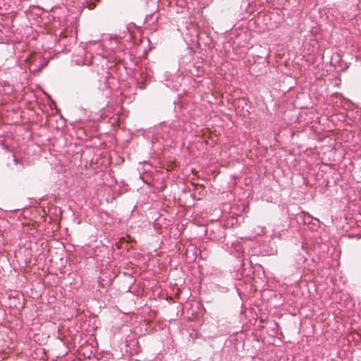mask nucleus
I'll return each instance as SVG.
<instances>
[{
    "mask_svg": "<svg viewBox=\"0 0 361 361\" xmlns=\"http://www.w3.org/2000/svg\"><path fill=\"white\" fill-rule=\"evenodd\" d=\"M343 102L347 104L348 106H350V104H349L347 101H345V99L344 98H343L341 94H340V113H339L340 121H345V117L348 116L347 112H343V111H341V109H343V110H345V108L344 106L343 107Z\"/></svg>",
    "mask_w": 361,
    "mask_h": 361,
    "instance_id": "f257e3e1",
    "label": "nucleus"
},
{
    "mask_svg": "<svg viewBox=\"0 0 361 361\" xmlns=\"http://www.w3.org/2000/svg\"><path fill=\"white\" fill-rule=\"evenodd\" d=\"M1 145L5 150L13 153V149H10L8 145H5L4 143H2ZM11 157L13 163L16 165L20 164L21 166L20 170H22L23 169V161L18 159L14 154H12Z\"/></svg>",
    "mask_w": 361,
    "mask_h": 361,
    "instance_id": "f03ea898",
    "label": "nucleus"
},
{
    "mask_svg": "<svg viewBox=\"0 0 361 361\" xmlns=\"http://www.w3.org/2000/svg\"><path fill=\"white\" fill-rule=\"evenodd\" d=\"M153 16L152 15H150V16H146L145 18V21H148L149 18H152Z\"/></svg>",
    "mask_w": 361,
    "mask_h": 361,
    "instance_id": "7ed1b4c3",
    "label": "nucleus"
},
{
    "mask_svg": "<svg viewBox=\"0 0 361 361\" xmlns=\"http://www.w3.org/2000/svg\"><path fill=\"white\" fill-rule=\"evenodd\" d=\"M7 165H8V166L10 169H13V167L12 166V164H10V163H7Z\"/></svg>",
    "mask_w": 361,
    "mask_h": 361,
    "instance_id": "20e7f679",
    "label": "nucleus"
},
{
    "mask_svg": "<svg viewBox=\"0 0 361 361\" xmlns=\"http://www.w3.org/2000/svg\"><path fill=\"white\" fill-rule=\"evenodd\" d=\"M342 279H343V276H340V280H341Z\"/></svg>",
    "mask_w": 361,
    "mask_h": 361,
    "instance_id": "39448f33",
    "label": "nucleus"
},
{
    "mask_svg": "<svg viewBox=\"0 0 361 361\" xmlns=\"http://www.w3.org/2000/svg\"><path fill=\"white\" fill-rule=\"evenodd\" d=\"M345 283H346V281H345V280H344V281H343V284H345Z\"/></svg>",
    "mask_w": 361,
    "mask_h": 361,
    "instance_id": "423d86ee",
    "label": "nucleus"
}]
</instances>
